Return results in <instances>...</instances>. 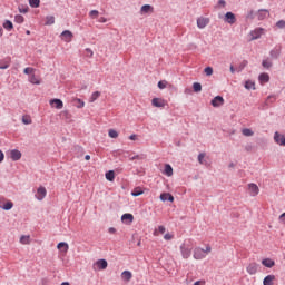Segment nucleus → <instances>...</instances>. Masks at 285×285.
<instances>
[{
	"instance_id": "72a5a7b5",
	"label": "nucleus",
	"mask_w": 285,
	"mask_h": 285,
	"mask_svg": "<svg viewBox=\"0 0 285 285\" xmlns=\"http://www.w3.org/2000/svg\"><path fill=\"white\" fill-rule=\"evenodd\" d=\"M262 66L263 68H265L266 70H269V68H273V62L267 59L262 61Z\"/></svg>"
},
{
	"instance_id": "f8f14e48",
	"label": "nucleus",
	"mask_w": 285,
	"mask_h": 285,
	"mask_svg": "<svg viewBox=\"0 0 285 285\" xmlns=\"http://www.w3.org/2000/svg\"><path fill=\"white\" fill-rule=\"evenodd\" d=\"M0 208H2V210H12L14 203H12V200H0Z\"/></svg>"
},
{
	"instance_id": "864d4df0",
	"label": "nucleus",
	"mask_w": 285,
	"mask_h": 285,
	"mask_svg": "<svg viewBox=\"0 0 285 285\" xmlns=\"http://www.w3.org/2000/svg\"><path fill=\"white\" fill-rule=\"evenodd\" d=\"M204 72H205V75H206L207 77H212V75H213V67H206V68L204 69Z\"/></svg>"
},
{
	"instance_id": "69168bd1",
	"label": "nucleus",
	"mask_w": 285,
	"mask_h": 285,
	"mask_svg": "<svg viewBox=\"0 0 285 285\" xmlns=\"http://www.w3.org/2000/svg\"><path fill=\"white\" fill-rule=\"evenodd\" d=\"M130 141H136L137 140V135L132 134L129 136Z\"/></svg>"
},
{
	"instance_id": "a19ab883",
	"label": "nucleus",
	"mask_w": 285,
	"mask_h": 285,
	"mask_svg": "<svg viewBox=\"0 0 285 285\" xmlns=\"http://www.w3.org/2000/svg\"><path fill=\"white\" fill-rule=\"evenodd\" d=\"M108 136L110 137V139H117V137H119V132H117V130L115 129H109Z\"/></svg>"
},
{
	"instance_id": "412c9836",
	"label": "nucleus",
	"mask_w": 285,
	"mask_h": 285,
	"mask_svg": "<svg viewBox=\"0 0 285 285\" xmlns=\"http://www.w3.org/2000/svg\"><path fill=\"white\" fill-rule=\"evenodd\" d=\"M2 28H4V30H7L8 32H12V30H14V24L10 20H4V22L2 23Z\"/></svg>"
},
{
	"instance_id": "f257e3e1",
	"label": "nucleus",
	"mask_w": 285,
	"mask_h": 285,
	"mask_svg": "<svg viewBox=\"0 0 285 285\" xmlns=\"http://www.w3.org/2000/svg\"><path fill=\"white\" fill-rule=\"evenodd\" d=\"M180 253H181V257L184 259H188L190 257V255H193V250L190 248H188V246H186V243H183L180 245Z\"/></svg>"
},
{
	"instance_id": "4468645a",
	"label": "nucleus",
	"mask_w": 285,
	"mask_h": 285,
	"mask_svg": "<svg viewBox=\"0 0 285 285\" xmlns=\"http://www.w3.org/2000/svg\"><path fill=\"white\" fill-rule=\"evenodd\" d=\"M121 222L122 224H132V222H135V216L130 213H126L121 216Z\"/></svg>"
},
{
	"instance_id": "7ed1b4c3",
	"label": "nucleus",
	"mask_w": 285,
	"mask_h": 285,
	"mask_svg": "<svg viewBox=\"0 0 285 285\" xmlns=\"http://www.w3.org/2000/svg\"><path fill=\"white\" fill-rule=\"evenodd\" d=\"M224 21L225 23H229L230 26H233V23L237 22V18L235 17V13H233L232 11H228L225 13Z\"/></svg>"
},
{
	"instance_id": "8fccbe9b",
	"label": "nucleus",
	"mask_w": 285,
	"mask_h": 285,
	"mask_svg": "<svg viewBox=\"0 0 285 285\" xmlns=\"http://www.w3.org/2000/svg\"><path fill=\"white\" fill-rule=\"evenodd\" d=\"M276 28H278L279 30H284V28H285V20H278L276 22Z\"/></svg>"
},
{
	"instance_id": "bb28decb",
	"label": "nucleus",
	"mask_w": 285,
	"mask_h": 285,
	"mask_svg": "<svg viewBox=\"0 0 285 285\" xmlns=\"http://www.w3.org/2000/svg\"><path fill=\"white\" fill-rule=\"evenodd\" d=\"M266 14H268V9H259L257 13L258 21H264V19H266Z\"/></svg>"
},
{
	"instance_id": "09e8293b",
	"label": "nucleus",
	"mask_w": 285,
	"mask_h": 285,
	"mask_svg": "<svg viewBox=\"0 0 285 285\" xmlns=\"http://www.w3.org/2000/svg\"><path fill=\"white\" fill-rule=\"evenodd\" d=\"M22 124H24V126H30V124H32V119L30 117H22Z\"/></svg>"
},
{
	"instance_id": "f704fd0d",
	"label": "nucleus",
	"mask_w": 285,
	"mask_h": 285,
	"mask_svg": "<svg viewBox=\"0 0 285 285\" xmlns=\"http://www.w3.org/2000/svg\"><path fill=\"white\" fill-rule=\"evenodd\" d=\"M132 197H139L140 195H144V190L140 187H136L132 191H131Z\"/></svg>"
},
{
	"instance_id": "a18cd8bd",
	"label": "nucleus",
	"mask_w": 285,
	"mask_h": 285,
	"mask_svg": "<svg viewBox=\"0 0 285 285\" xmlns=\"http://www.w3.org/2000/svg\"><path fill=\"white\" fill-rule=\"evenodd\" d=\"M243 135L245 137H253L254 135L253 129H248V128L243 129Z\"/></svg>"
},
{
	"instance_id": "bf43d9fd",
	"label": "nucleus",
	"mask_w": 285,
	"mask_h": 285,
	"mask_svg": "<svg viewBox=\"0 0 285 285\" xmlns=\"http://www.w3.org/2000/svg\"><path fill=\"white\" fill-rule=\"evenodd\" d=\"M158 233H160V235H164V233H166V227L164 225L158 226Z\"/></svg>"
},
{
	"instance_id": "423d86ee",
	"label": "nucleus",
	"mask_w": 285,
	"mask_h": 285,
	"mask_svg": "<svg viewBox=\"0 0 285 285\" xmlns=\"http://www.w3.org/2000/svg\"><path fill=\"white\" fill-rule=\"evenodd\" d=\"M49 104L50 106H52V108H56L57 110H61V108H63V100L59 98L51 99Z\"/></svg>"
},
{
	"instance_id": "e433bc0d",
	"label": "nucleus",
	"mask_w": 285,
	"mask_h": 285,
	"mask_svg": "<svg viewBox=\"0 0 285 285\" xmlns=\"http://www.w3.org/2000/svg\"><path fill=\"white\" fill-rule=\"evenodd\" d=\"M98 97H101V92L95 91V92H92L91 97L89 98V101L92 104V102L97 101Z\"/></svg>"
},
{
	"instance_id": "4be33fe9",
	"label": "nucleus",
	"mask_w": 285,
	"mask_h": 285,
	"mask_svg": "<svg viewBox=\"0 0 285 285\" xmlns=\"http://www.w3.org/2000/svg\"><path fill=\"white\" fill-rule=\"evenodd\" d=\"M121 279H122V282H130V279H132V272L124 271L121 273Z\"/></svg>"
},
{
	"instance_id": "4c0bfd02",
	"label": "nucleus",
	"mask_w": 285,
	"mask_h": 285,
	"mask_svg": "<svg viewBox=\"0 0 285 285\" xmlns=\"http://www.w3.org/2000/svg\"><path fill=\"white\" fill-rule=\"evenodd\" d=\"M55 23V16H47L45 26H53Z\"/></svg>"
},
{
	"instance_id": "0eeeda50",
	"label": "nucleus",
	"mask_w": 285,
	"mask_h": 285,
	"mask_svg": "<svg viewBox=\"0 0 285 285\" xmlns=\"http://www.w3.org/2000/svg\"><path fill=\"white\" fill-rule=\"evenodd\" d=\"M246 271L249 275H257V271H259V264L257 263H250L247 267Z\"/></svg>"
},
{
	"instance_id": "20e7f679",
	"label": "nucleus",
	"mask_w": 285,
	"mask_h": 285,
	"mask_svg": "<svg viewBox=\"0 0 285 285\" xmlns=\"http://www.w3.org/2000/svg\"><path fill=\"white\" fill-rule=\"evenodd\" d=\"M274 141L278 146H285V135L279 134V131H275Z\"/></svg>"
},
{
	"instance_id": "5fc2aeb1",
	"label": "nucleus",
	"mask_w": 285,
	"mask_h": 285,
	"mask_svg": "<svg viewBox=\"0 0 285 285\" xmlns=\"http://www.w3.org/2000/svg\"><path fill=\"white\" fill-rule=\"evenodd\" d=\"M33 72H35V68H31V67H27V68H24V70H23V73H24V75H30V76H32Z\"/></svg>"
},
{
	"instance_id": "cd10ccee",
	"label": "nucleus",
	"mask_w": 285,
	"mask_h": 285,
	"mask_svg": "<svg viewBox=\"0 0 285 285\" xmlns=\"http://www.w3.org/2000/svg\"><path fill=\"white\" fill-rule=\"evenodd\" d=\"M72 105L76 108H83V106H86V102L81 98H76L72 100Z\"/></svg>"
},
{
	"instance_id": "ddd939ff",
	"label": "nucleus",
	"mask_w": 285,
	"mask_h": 285,
	"mask_svg": "<svg viewBox=\"0 0 285 285\" xmlns=\"http://www.w3.org/2000/svg\"><path fill=\"white\" fill-rule=\"evenodd\" d=\"M248 190L252 197H257V195H259V187L255 183L248 185Z\"/></svg>"
},
{
	"instance_id": "680f3d73",
	"label": "nucleus",
	"mask_w": 285,
	"mask_h": 285,
	"mask_svg": "<svg viewBox=\"0 0 285 285\" xmlns=\"http://www.w3.org/2000/svg\"><path fill=\"white\" fill-rule=\"evenodd\" d=\"M108 233H110V235H115V233H117V228L109 227Z\"/></svg>"
},
{
	"instance_id": "1a4fd4ad",
	"label": "nucleus",
	"mask_w": 285,
	"mask_h": 285,
	"mask_svg": "<svg viewBox=\"0 0 285 285\" xmlns=\"http://www.w3.org/2000/svg\"><path fill=\"white\" fill-rule=\"evenodd\" d=\"M206 257V252L202 247H196L194 249V259H204Z\"/></svg>"
},
{
	"instance_id": "338daca9",
	"label": "nucleus",
	"mask_w": 285,
	"mask_h": 285,
	"mask_svg": "<svg viewBox=\"0 0 285 285\" xmlns=\"http://www.w3.org/2000/svg\"><path fill=\"white\" fill-rule=\"evenodd\" d=\"M245 150H246L247 153H250V150H253V145H247V146L245 147Z\"/></svg>"
},
{
	"instance_id": "c85d7f7f",
	"label": "nucleus",
	"mask_w": 285,
	"mask_h": 285,
	"mask_svg": "<svg viewBox=\"0 0 285 285\" xmlns=\"http://www.w3.org/2000/svg\"><path fill=\"white\" fill-rule=\"evenodd\" d=\"M60 117H61V119H65L66 121H70V119H72V114H70V111H68V110H63L60 112Z\"/></svg>"
},
{
	"instance_id": "3c124183",
	"label": "nucleus",
	"mask_w": 285,
	"mask_h": 285,
	"mask_svg": "<svg viewBox=\"0 0 285 285\" xmlns=\"http://www.w3.org/2000/svg\"><path fill=\"white\" fill-rule=\"evenodd\" d=\"M167 85H168V81H166V80L158 81L159 90H164V88H166Z\"/></svg>"
},
{
	"instance_id": "9d476101",
	"label": "nucleus",
	"mask_w": 285,
	"mask_h": 285,
	"mask_svg": "<svg viewBox=\"0 0 285 285\" xmlns=\"http://www.w3.org/2000/svg\"><path fill=\"white\" fill-rule=\"evenodd\" d=\"M213 108H219V106H224V97L215 96L210 101Z\"/></svg>"
},
{
	"instance_id": "2f4dec72",
	"label": "nucleus",
	"mask_w": 285,
	"mask_h": 285,
	"mask_svg": "<svg viewBox=\"0 0 285 285\" xmlns=\"http://www.w3.org/2000/svg\"><path fill=\"white\" fill-rule=\"evenodd\" d=\"M107 181H115V170H109L105 174Z\"/></svg>"
},
{
	"instance_id": "5701e85b",
	"label": "nucleus",
	"mask_w": 285,
	"mask_h": 285,
	"mask_svg": "<svg viewBox=\"0 0 285 285\" xmlns=\"http://www.w3.org/2000/svg\"><path fill=\"white\" fill-rule=\"evenodd\" d=\"M155 8H153V6L150 4H144L140 8V14H148V12H154Z\"/></svg>"
},
{
	"instance_id": "c9c22d12",
	"label": "nucleus",
	"mask_w": 285,
	"mask_h": 285,
	"mask_svg": "<svg viewBox=\"0 0 285 285\" xmlns=\"http://www.w3.org/2000/svg\"><path fill=\"white\" fill-rule=\"evenodd\" d=\"M29 81H30V83H33L36 86H39V83H41V81H39V79L37 78V76L35 73L29 76Z\"/></svg>"
},
{
	"instance_id": "9b49d317",
	"label": "nucleus",
	"mask_w": 285,
	"mask_h": 285,
	"mask_svg": "<svg viewBox=\"0 0 285 285\" xmlns=\"http://www.w3.org/2000/svg\"><path fill=\"white\" fill-rule=\"evenodd\" d=\"M208 23H210V19L208 18L200 17L197 19V28H199L200 30H204V28H206Z\"/></svg>"
},
{
	"instance_id": "79ce46f5",
	"label": "nucleus",
	"mask_w": 285,
	"mask_h": 285,
	"mask_svg": "<svg viewBox=\"0 0 285 285\" xmlns=\"http://www.w3.org/2000/svg\"><path fill=\"white\" fill-rule=\"evenodd\" d=\"M18 10H19L20 13L27 14V12L30 10V8L28 6L20 4L18 7Z\"/></svg>"
},
{
	"instance_id": "e2e57ef3",
	"label": "nucleus",
	"mask_w": 285,
	"mask_h": 285,
	"mask_svg": "<svg viewBox=\"0 0 285 285\" xmlns=\"http://www.w3.org/2000/svg\"><path fill=\"white\" fill-rule=\"evenodd\" d=\"M164 239L169 242V239H173V235L167 233V234H165Z\"/></svg>"
},
{
	"instance_id": "37998d69",
	"label": "nucleus",
	"mask_w": 285,
	"mask_h": 285,
	"mask_svg": "<svg viewBox=\"0 0 285 285\" xmlns=\"http://www.w3.org/2000/svg\"><path fill=\"white\" fill-rule=\"evenodd\" d=\"M193 91H194V92H200V91H202V83H199V82H194V83H193Z\"/></svg>"
},
{
	"instance_id": "de8ad7c7",
	"label": "nucleus",
	"mask_w": 285,
	"mask_h": 285,
	"mask_svg": "<svg viewBox=\"0 0 285 285\" xmlns=\"http://www.w3.org/2000/svg\"><path fill=\"white\" fill-rule=\"evenodd\" d=\"M29 242H30V236L22 235L20 237V244H29Z\"/></svg>"
},
{
	"instance_id": "393cba45",
	"label": "nucleus",
	"mask_w": 285,
	"mask_h": 285,
	"mask_svg": "<svg viewBox=\"0 0 285 285\" xmlns=\"http://www.w3.org/2000/svg\"><path fill=\"white\" fill-rule=\"evenodd\" d=\"M275 282V275H267L263 279V285H273Z\"/></svg>"
},
{
	"instance_id": "f3484780",
	"label": "nucleus",
	"mask_w": 285,
	"mask_h": 285,
	"mask_svg": "<svg viewBox=\"0 0 285 285\" xmlns=\"http://www.w3.org/2000/svg\"><path fill=\"white\" fill-rule=\"evenodd\" d=\"M38 196H37V200L41 202L46 198V195H48V191L46 190V187H39L37 189Z\"/></svg>"
},
{
	"instance_id": "2eb2a0df",
	"label": "nucleus",
	"mask_w": 285,
	"mask_h": 285,
	"mask_svg": "<svg viewBox=\"0 0 285 285\" xmlns=\"http://www.w3.org/2000/svg\"><path fill=\"white\" fill-rule=\"evenodd\" d=\"M159 199L160 202H170V204H173V202H175V196L170 193H163L160 194Z\"/></svg>"
},
{
	"instance_id": "f03ea898",
	"label": "nucleus",
	"mask_w": 285,
	"mask_h": 285,
	"mask_svg": "<svg viewBox=\"0 0 285 285\" xmlns=\"http://www.w3.org/2000/svg\"><path fill=\"white\" fill-rule=\"evenodd\" d=\"M281 55H282V45H277L275 48H273L269 51L271 59H279Z\"/></svg>"
},
{
	"instance_id": "a878e982",
	"label": "nucleus",
	"mask_w": 285,
	"mask_h": 285,
	"mask_svg": "<svg viewBox=\"0 0 285 285\" xmlns=\"http://www.w3.org/2000/svg\"><path fill=\"white\" fill-rule=\"evenodd\" d=\"M57 248H58V250L66 253L70 248V246L66 242H60V243H58Z\"/></svg>"
},
{
	"instance_id": "ea45409f",
	"label": "nucleus",
	"mask_w": 285,
	"mask_h": 285,
	"mask_svg": "<svg viewBox=\"0 0 285 285\" xmlns=\"http://www.w3.org/2000/svg\"><path fill=\"white\" fill-rule=\"evenodd\" d=\"M30 8H39L41 6V0H29Z\"/></svg>"
},
{
	"instance_id": "4d7b16f0",
	"label": "nucleus",
	"mask_w": 285,
	"mask_h": 285,
	"mask_svg": "<svg viewBox=\"0 0 285 285\" xmlns=\"http://www.w3.org/2000/svg\"><path fill=\"white\" fill-rule=\"evenodd\" d=\"M246 19H255V11H253V10L248 11Z\"/></svg>"
},
{
	"instance_id": "c03bdc74",
	"label": "nucleus",
	"mask_w": 285,
	"mask_h": 285,
	"mask_svg": "<svg viewBox=\"0 0 285 285\" xmlns=\"http://www.w3.org/2000/svg\"><path fill=\"white\" fill-rule=\"evenodd\" d=\"M23 21H26V18H23V16H21V14H16L14 16V22L16 23H23Z\"/></svg>"
},
{
	"instance_id": "dca6fc26",
	"label": "nucleus",
	"mask_w": 285,
	"mask_h": 285,
	"mask_svg": "<svg viewBox=\"0 0 285 285\" xmlns=\"http://www.w3.org/2000/svg\"><path fill=\"white\" fill-rule=\"evenodd\" d=\"M60 37H61L62 41L68 42V41H71L75 36L72 35V31L65 30L61 32Z\"/></svg>"
},
{
	"instance_id": "603ef678",
	"label": "nucleus",
	"mask_w": 285,
	"mask_h": 285,
	"mask_svg": "<svg viewBox=\"0 0 285 285\" xmlns=\"http://www.w3.org/2000/svg\"><path fill=\"white\" fill-rule=\"evenodd\" d=\"M89 17H91V19H97L99 17V11L98 10H91L89 12Z\"/></svg>"
},
{
	"instance_id": "6ab92c4d",
	"label": "nucleus",
	"mask_w": 285,
	"mask_h": 285,
	"mask_svg": "<svg viewBox=\"0 0 285 285\" xmlns=\"http://www.w3.org/2000/svg\"><path fill=\"white\" fill-rule=\"evenodd\" d=\"M10 158L12 159V161H19V159H21V153L19 151V149L11 150Z\"/></svg>"
},
{
	"instance_id": "473e14b6",
	"label": "nucleus",
	"mask_w": 285,
	"mask_h": 285,
	"mask_svg": "<svg viewBox=\"0 0 285 285\" xmlns=\"http://www.w3.org/2000/svg\"><path fill=\"white\" fill-rule=\"evenodd\" d=\"M8 68H10V60H1L0 70H8Z\"/></svg>"
},
{
	"instance_id": "7c9ffc66",
	"label": "nucleus",
	"mask_w": 285,
	"mask_h": 285,
	"mask_svg": "<svg viewBox=\"0 0 285 285\" xmlns=\"http://www.w3.org/2000/svg\"><path fill=\"white\" fill-rule=\"evenodd\" d=\"M244 88L246 90H255V81L253 80L245 81Z\"/></svg>"
},
{
	"instance_id": "a211bd4d",
	"label": "nucleus",
	"mask_w": 285,
	"mask_h": 285,
	"mask_svg": "<svg viewBox=\"0 0 285 285\" xmlns=\"http://www.w3.org/2000/svg\"><path fill=\"white\" fill-rule=\"evenodd\" d=\"M258 81L262 86H264V83H268V81H271V76L266 72H262L258 76Z\"/></svg>"
},
{
	"instance_id": "6e6d98bb",
	"label": "nucleus",
	"mask_w": 285,
	"mask_h": 285,
	"mask_svg": "<svg viewBox=\"0 0 285 285\" xmlns=\"http://www.w3.org/2000/svg\"><path fill=\"white\" fill-rule=\"evenodd\" d=\"M206 157V154L205 153H200L199 155H198V163L199 164H205L204 161L206 160V159H204Z\"/></svg>"
},
{
	"instance_id": "774afa93",
	"label": "nucleus",
	"mask_w": 285,
	"mask_h": 285,
	"mask_svg": "<svg viewBox=\"0 0 285 285\" xmlns=\"http://www.w3.org/2000/svg\"><path fill=\"white\" fill-rule=\"evenodd\" d=\"M279 219H281V222H283V224H285V213H283V214L279 216Z\"/></svg>"
},
{
	"instance_id": "49530a36",
	"label": "nucleus",
	"mask_w": 285,
	"mask_h": 285,
	"mask_svg": "<svg viewBox=\"0 0 285 285\" xmlns=\"http://www.w3.org/2000/svg\"><path fill=\"white\" fill-rule=\"evenodd\" d=\"M130 161H135V159H146V156L144 154L141 155H135V156H128Z\"/></svg>"
},
{
	"instance_id": "6e6552de",
	"label": "nucleus",
	"mask_w": 285,
	"mask_h": 285,
	"mask_svg": "<svg viewBox=\"0 0 285 285\" xmlns=\"http://www.w3.org/2000/svg\"><path fill=\"white\" fill-rule=\"evenodd\" d=\"M94 266H97L98 271H106L108 268V261L100 258L94 264Z\"/></svg>"
},
{
	"instance_id": "0e129e2a",
	"label": "nucleus",
	"mask_w": 285,
	"mask_h": 285,
	"mask_svg": "<svg viewBox=\"0 0 285 285\" xmlns=\"http://www.w3.org/2000/svg\"><path fill=\"white\" fill-rule=\"evenodd\" d=\"M210 250H213V248L210 247V245H207L206 249H204L205 252V257L207 253H210Z\"/></svg>"
},
{
	"instance_id": "052dcab7",
	"label": "nucleus",
	"mask_w": 285,
	"mask_h": 285,
	"mask_svg": "<svg viewBox=\"0 0 285 285\" xmlns=\"http://www.w3.org/2000/svg\"><path fill=\"white\" fill-rule=\"evenodd\" d=\"M277 98L275 96H268L267 97V101H269L271 104H273Z\"/></svg>"
},
{
	"instance_id": "c756f323",
	"label": "nucleus",
	"mask_w": 285,
	"mask_h": 285,
	"mask_svg": "<svg viewBox=\"0 0 285 285\" xmlns=\"http://www.w3.org/2000/svg\"><path fill=\"white\" fill-rule=\"evenodd\" d=\"M164 175L173 177V166H170V164L165 165Z\"/></svg>"
},
{
	"instance_id": "13d9d810",
	"label": "nucleus",
	"mask_w": 285,
	"mask_h": 285,
	"mask_svg": "<svg viewBox=\"0 0 285 285\" xmlns=\"http://www.w3.org/2000/svg\"><path fill=\"white\" fill-rule=\"evenodd\" d=\"M216 8H226V1L225 0H219Z\"/></svg>"
},
{
	"instance_id": "b1692460",
	"label": "nucleus",
	"mask_w": 285,
	"mask_h": 285,
	"mask_svg": "<svg viewBox=\"0 0 285 285\" xmlns=\"http://www.w3.org/2000/svg\"><path fill=\"white\" fill-rule=\"evenodd\" d=\"M263 266H265V268H273V266H275V261H273L272 258H264L262 261Z\"/></svg>"
},
{
	"instance_id": "58836bf2",
	"label": "nucleus",
	"mask_w": 285,
	"mask_h": 285,
	"mask_svg": "<svg viewBox=\"0 0 285 285\" xmlns=\"http://www.w3.org/2000/svg\"><path fill=\"white\" fill-rule=\"evenodd\" d=\"M246 66H248V60H243L236 69L237 72H242Z\"/></svg>"
},
{
	"instance_id": "aec40b11",
	"label": "nucleus",
	"mask_w": 285,
	"mask_h": 285,
	"mask_svg": "<svg viewBox=\"0 0 285 285\" xmlns=\"http://www.w3.org/2000/svg\"><path fill=\"white\" fill-rule=\"evenodd\" d=\"M264 31V29L262 28H257L254 31L250 32L252 35V41H255L256 39H259L262 37V32Z\"/></svg>"
},
{
	"instance_id": "39448f33",
	"label": "nucleus",
	"mask_w": 285,
	"mask_h": 285,
	"mask_svg": "<svg viewBox=\"0 0 285 285\" xmlns=\"http://www.w3.org/2000/svg\"><path fill=\"white\" fill-rule=\"evenodd\" d=\"M151 106H154V108H165L166 100L163 98H153Z\"/></svg>"
}]
</instances>
